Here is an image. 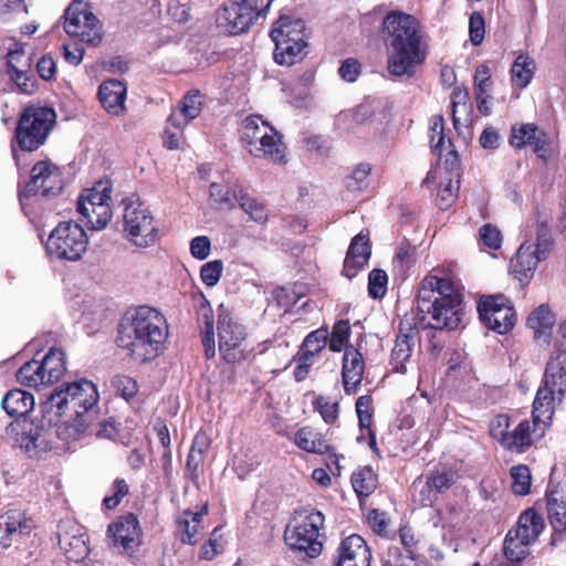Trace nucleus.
<instances>
[{
  "mask_svg": "<svg viewBox=\"0 0 566 566\" xmlns=\"http://www.w3.org/2000/svg\"><path fill=\"white\" fill-rule=\"evenodd\" d=\"M526 325L534 331L535 338L551 336L555 325V314L547 304H541L530 313Z\"/></svg>",
  "mask_w": 566,
  "mask_h": 566,
  "instance_id": "obj_37",
  "label": "nucleus"
},
{
  "mask_svg": "<svg viewBox=\"0 0 566 566\" xmlns=\"http://www.w3.org/2000/svg\"><path fill=\"white\" fill-rule=\"evenodd\" d=\"M168 15L178 23H186L191 18V0H170Z\"/></svg>",
  "mask_w": 566,
  "mask_h": 566,
  "instance_id": "obj_63",
  "label": "nucleus"
},
{
  "mask_svg": "<svg viewBox=\"0 0 566 566\" xmlns=\"http://www.w3.org/2000/svg\"><path fill=\"white\" fill-rule=\"evenodd\" d=\"M239 207L250 217V219L259 224H265L269 220V209L266 205L258 198L251 196L248 188H244L240 196Z\"/></svg>",
  "mask_w": 566,
  "mask_h": 566,
  "instance_id": "obj_43",
  "label": "nucleus"
},
{
  "mask_svg": "<svg viewBox=\"0 0 566 566\" xmlns=\"http://www.w3.org/2000/svg\"><path fill=\"white\" fill-rule=\"evenodd\" d=\"M168 337L166 317L156 308L142 305L127 313L118 325L116 344L142 363L158 357Z\"/></svg>",
  "mask_w": 566,
  "mask_h": 566,
  "instance_id": "obj_3",
  "label": "nucleus"
},
{
  "mask_svg": "<svg viewBox=\"0 0 566 566\" xmlns=\"http://www.w3.org/2000/svg\"><path fill=\"white\" fill-rule=\"evenodd\" d=\"M84 202L85 200H77L80 221L91 230L104 229L113 216L111 202H99L97 206H86Z\"/></svg>",
  "mask_w": 566,
  "mask_h": 566,
  "instance_id": "obj_32",
  "label": "nucleus"
},
{
  "mask_svg": "<svg viewBox=\"0 0 566 566\" xmlns=\"http://www.w3.org/2000/svg\"><path fill=\"white\" fill-rule=\"evenodd\" d=\"M527 537L509 531L503 541V555L511 563H522L530 555V546L532 542Z\"/></svg>",
  "mask_w": 566,
  "mask_h": 566,
  "instance_id": "obj_40",
  "label": "nucleus"
},
{
  "mask_svg": "<svg viewBox=\"0 0 566 566\" xmlns=\"http://www.w3.org/2000/svg\"><path fill=\"white\" fill-rule=\"evenodd\" d=\"M371 551L366 541L358 534L342 539L332 566H370Z\"/></svg>",
  "mask_w": 566,
  "mask_h": 566,
  "instance_id": "obj_23",
  "label": "nucleus"
},
{
  "mask_svg": "<svg viewBox=\"0 0 566 566\" xmlns=\"http://www.w3.org/2000/svg\"><path fill=\"white\" fill-rule=\"evenodd\" d=\"M113 184L109 178L101 179L92 188L84 189L77 200H85L86 206L112 201Z\"/></svg>",
  "mask_w": 566,
  "mask_h": 566,
  "instance_id": "obj_44",
  "label": "nucleus"
},
{
  "mask_svg": "<svg viewBox=\"0 0 566 566\" xmlns=\"http://www.w3.org/2000/svg\"><path fill=\"white\" fill-rule=\"evenodd\" d=\"M15 377L18 382L25 387L41 389L50 386L38 358L24 363L18 369Z\"/></svg>",
  "mask_w": 566,
  "mask_h": 566,
  "instance_id": "obj_39",
  "label": "nucleus"
},
{
  "mask_svg": "<svg viewBox=\"0 0 566 566\" xmlns=\"http://www.w3.org/2000/svg\"><path fill=\"white\" fill-rule=\"evenodd\" d=\"M306 28L304 20L281 15L272 25L270 36L275 44L273 59L280 65L291 66L306 55Z\"/></svg>",
  "mask_w": 566,
  "mask_h": 566,
  "instance_id": "obj_10",
  "label": "nucleus"
},
{
  "mask_svg": "<svg viewBox=\"0 0 566 566\" xmlns=\"http://www.w3.org/2000/svg\"><path fill=\"white\" fill-rule=\"evenodd\" d=\"M312 407L315 412H318L326 424L333 426L338 421L340 413V405L338 400L331 401L324 395H314Z\"/></svg>",
  "mask_w": 566,
  "mask_h": 566,
  "instance_id": "obj_46",
  "label": "nucleus"
},
{
  "mask_svg": "<svg viewBox=\"0 0 566 566\" xmlns=\"http://www.w3.org/2000/svg\"><path fill=\"white\" fill-rule=\"evenodd\" d=\"M202 101L199 91L188 92L180 101L179 112L175 113L188 125L192 119L199 116Z\"/></svg>",
  "mask_w": 566,
  "mask_h": 566,
  "instance_id": "obj_54",
  "label": "nucleus"
},
{
  "mask_svg": "<svg viewBox=\"0 0 566 566\" xmlns=\"http://www.w3.org/2000/svg\"><path fill=\"white\" fill-rule=\"evenodd\" d=\"M491 84V72L489 66L485 64L479 65L474 73V93L480 112H483L482 104H484L489 97L486 93Z\"/></svg>",
  "mask_w": 566,
  "mask_h": 566,
  "instance_id": "obj_56",
  "label": "nucleus"
},
{
  "mask_svg": "<svg viewBox=\"0 0 566 566\" xmlns=\"http://www.w3.org/2000/svg\"><path fill=\"white\" fill-rule=\"evenodd\" d=\"M274 0H231L217 12L219 29L231 35L247 32L265 14Z\"/></svg>",
  "mask_w": 566,
  "mask_h": 566,
  "instance_id": "obj_11",
  "label": "nucleus"
},
{
  "mask_svg": "<svg viewBox=\"0 0 566 566\" xmlns=\"http://www.w3.org/2000/svg\"><path fill=\"white\" fill-rule=\"evenodd\" d=\"M352 335V328L348 319L337 321L332 328L331 337L328 338V347L334 353L342 350L346 352L348 346L349 337Z\"/></svg>",
  "mask_w": 566,
  "mask_h": 566,
  "instance_id": "obj_52",
  "label": "nucleus"
},
{
  "mask_svg": "<svg viewBox=\"0 0 566 566\" xmlns=\"http://www.w3.org/2000/svg\"><path fill=\"white\" fill-rule=\"evenodd\" d=\"M536 65L528 54H520L513 62L510 74L514 86L525 88L535 74Z\"/></svg>",
  "mask_w": 566,
  "mask_h": 566,
  "instance_id": "obj_41",
  "label": "nucleus"
},
{
  "mask_svg": "<svg viewBox=\"0 0 566 566\" xmlns=\"http://www.w3.org/2000/svg\"><path fill=\"white\" fill-rule=\"evenodd\" d=\"M370 255L369 233L361 231L352 239L344 260L342 274L348 279L355 277L367 265Z\"/></svg>",
  "mask_w": 566,
  "mask_h": 566,
  "instance_id": "obj_28",
  "label": "nucleus"
},
{
  "mask_svg": "<svg viewBox=\"0 0 566 566\" xmlns=\"http://www.w3.org/2000/svg\"><path fill=\"white\" fill-rule=\"evenodd\" d=\"M373 397L370 395H364L358 397L356 400V413L358 418L359 429L368 430L373 429L374 407Z\"/></svg>",
  "mask_w": 566,
  "mask_h": 566,
  "instance_id": "obj_59",
  "label": "nucleus"
},
{
  "mask_svg": "<svg viewBox=\"0 0 566 566\" xmlns=\"http://www.w3.org/2000/svg\"><path fill=\"white\" fill-rule=\"evenodd\" d=\"M388 275L381 269H374L368 275V295L374 300H381L387 292Z\"/></svg>",
  "mask_w": 566,
  "mask_h": 566,
  "instance_id": "obj_60",
  "label": "nucleus"
},
{
  "mask_svg": "<svg viewBox=\"0 0 566 566\" xmlns=\"http://www.w3.org/2000/svg\"><path fill=\"white\" fill-rule=\"evenodd\" d=\"M350 483L359 501L368 497L378 486V474L370 465L358 468L350 476Z\"/></svg>",
  "mask_w": 566,
  "mask_h": 566,
  "instance_id": "obj_38",
  "label": "nucleus"
},
{
  "mask_svg": "<svg viewBox=\"0 0 566 566\" xmlns=\"http://www.w3.org/2000/svg\"><path fill=\"white\" fill-rule=\"evenodd\" d=\"M365 373L363 354L354 346H348L344 352L342 363V380L346 395L358 391Z\"/></svg>",
  "mask_w": 566,
  "mask_h": 566,
  "instance_id": "obj_29",
  "label": "nucleus"
},
{
  "mask_svg": "<svg viewBox=\"0 0 566 566\" xmlns=\"http://www.w3.org/2000/svg\"><path fill=\"white\" fill-rule=\"evenodd\" d=\"M64 188V179L62 169L50 159L35 163L30 172V179L24 189L19 192L20 200L22 197L57 196Z\"/></svg>",
  "mask_w": 566,
  "mask_h": 566,
  "instance_id": "obj_16",
  "label": "nucleus"
},
{
  "mask_svg": "<svg viewBox=\"0 0 566 566\" xmlns=\"http://www.w3.org/2000/svg\"><path fill=\"white\" fill-rule=\"evenodd\" d=\"M222 526H216L210 533L209 538L203 542L199 548L198 558L200 560H213L222 554L226 546V539L221 533Z\"/></svg>",
  "mask_w": 566,
  "mask_h": 566,
  "instance_id": "obj_47",
  "label": "nucleus"
},
{
  "mask_svg": "<svg viewBox=\"0 0 566 566\" xmlns=\"http://www.w3.org/2000/svg\"><path fill=\"white\" fill-rule=\"evenodd\" d=\"M512 478L511 489L516 495H527L531 492L532 475L526 464L513 465L510 470Z\"/></svg>",
  "mask_w": 566,
  "mask_h": 566,
  "instance_id": "obj_55",
  "label": "nucleus"
},
{
  "mask_svg": "<svg viewBox=\"0 0 566 566\" xmlns=\"http://www.w3.org/2000/svg\"><path fill=\"white\" fill-rule=\"evenodd\" d=\"M39 360L50 386L57 382L66 373V356L61 348H50Z\"/></svg>",
  "mask_w": 566,
  "mask_h": 566,
  "instance_id": "obj_36",
  "label": "nucleus"
},
{
  "mask_svg": "<svg viewBox=\"0 0 566 566\" xmlns=\"http://www.w3.org/2000/svg\"><path fill=\"white\" fill-rule=\"evenodd\" d=\"M417 248L411 244L409 240L403 239L396 251L394 256V266L399 273L405 276L407 271L416 263Z\"/></svg>",
  "mask_w": 566,
  "mask_h": 566,
  "instance_id": "obj_51",
  "label": "nucleus"
},
{
  "mask_svg": "<svg viewBox=\"0 0 566 566\" xmlns=\"http://www.w3.org/2000/svg\"><path fill=\"white\" fill-rule=\"evenodd\" d=\"M97 386L85 378L64 382L49 398L56 415L77 433H84L98 416Z\"/></svg>",
  "mask_w": 566,
  "mask_h": 566,
  "instance_id": "obj_5",
  "label": "nucleus"
},
{
  "mask_svg": "<svg viewBox=\"0 0 566 566\" xmlns=\"http://www.w3.org/2000/svg\"><path fill=\"white\" fill-rule=\"evenodd\" d=\"M56 114L53 108L36 104L27 105L20 113L10 147L15 165L20 166V153H33L48 140L54 127Z\"/></svg>",
  "mask_w": 566,
  "mask_h": 566,
  "instance_id": "obj_6",
  "label": "nucleus"
},
{
  "mask_svg": "<svg viewBox=\"0 0 566 566\" xmlns=\"http://www.w3.org/2000/svg\"><path fill=\"white\" fill-rule=\"evenodd\" d=\"M218 343L247 342V327L222 305L218 308Z\"/></svg>",
  "mask_w": 566,
  "mask_h": 566,
  "instance_id": "obj_30",
  "label": "nucleus"
},
{
  "mask_svg": "<svg viewBox=\"0 0 566 566\" xmlns=\"http://www.w3.org/2000/svg\"><path fill=\"white\" fill-rule=\"evenodd\" d=\"M118 426L119 423H117L113 417L103 419L96 423L94 420L92 427L88 428L84 433H88L101 439H115L119 432Z\"/></svg>",
  "mask_w": 566,
  "mask_h": 566,
  "instance_id": "obj_61",
  "label": "nucleus"
},
{
  "mask_svg": "<svg viewBox=\"0 0 566 566\" xmlns=\"http://www.w3.org/2000/svg\"><path fill=\"white\" fill-rule=\"evenodd\" d=\"M544 528L543 516L535 509L528 507L520 514L515 526L510 531L520 535V537L526 536V539L534 544Z\"/></svg>",
  "mask_w": 566,
  "mask_h": 566,
  "instance_id": "obj_33",
  "label": "nucleus"
},
{
  "mask_svg": "<svg viewBox=\"0 0 566 566\" xmlns=\"http://www.w3.org/2000/svg\"><path fill=\"white\" fill-rule=\"evenodd\" d=\"M209 513L208 502L196 512L190 509L180 511L175 516V535L180 543L195 546L203 535V516Z\"/></svg>",
  "mask_w": 566,
  "mask_h": 566,
  "instance_id": "obj_22",
  "label": "nucleus"
},
{
  "mask_svg": "<svg viewBox=\"0 0 566 566\" xmlns=\"http://www.w3.org/2000/svg\"><path fill=\"white\" fill-rule=\"evenodd\" d=\"M538 261L543 260L537 259V255L528 249L521 247L511 261V273L521 283L526 284L533 277Z\"/></svg>",
  "mask_w": 566,
  "mask_h": 566,
  "instance_id": "obj_35",
  "label": "nucleus"
},
{
  "mask_svg": "<svg viewBox=\"0 0 566 566\" xmlns=\"http://www.w3.org/2000/svg\"><path fill=\"white\" fill-rule=\"evenodd\" d=\"M433 269L418 289L417 310L422 328L455 331L464 318L462 285L451 277H440Z\"/></svg>",
  "mask_w": 566,
  "mask_h": 566,
  "instance_id": "obj_2",
  "label": "nucleus"
},
{
  "mask_svg": "<svg viewBox=\"0 0 566 566\" xmlns=\"http://www.w3.org/2000/svg\"><path fill=\"white\" fill-rule=\"evenodd\" d=\"M324 514L313 506L294 510L284 530L286 546L307 558L318 557L324 548Z\"/></svg>",
  "mask_w": 566,
  "mask_h": 566,
  "instance_id": "obj_7",
  "label": "nucleus"
},
{
  "mask_svg": "<svg viewBox=\"0 0 566 566\" xmlns=\"http://www.w3.org/2000/svg\"><path fill=\"white\" fill-rule=\"evenodd\" d=\"M533 444V427L528 420H523L509 431L501 447L512 453L521 454L530 450Z\"/></svg>",
  "mask_w": 566,
  "mask_h": 566,
  "instance_id": "obj_34",
  "label": "nucleus"
},
{
  "mask_svg": "<svg viewBox=\"0 0 566 566\" xmlns=\"http://www.w3.org/2000/svg\"><path fill=\"white\" fill-rule=\"evenodd\" d=\"M419 334V328L413 317L405 316L400 319L398 334L390 355V365L392 371L405 374L407 371L406 364L409 361L413 347L415 338Z\"/></svg>",
  "mask_w": 566,
  "mask_h": 566,
  "instance_id": "obj_19",
  "label": "nucleus"
},
{
  "mask_svg": "<svg viewBox=\"0 0 566 566\" xmlns=\"http://www.w3.org/2000/svg\"><path fill=\"white\" fill-rule=\"evenodd\" d=\"M59 546L70 562H83L90 554L88 535L74 521L63 522L59 526Z\"/></svg>",
  "mask_w": 566,
  "mask_h": 566,
  "instance_id": "obj_18",
  "label": "nucleus"
},
{
  "mask_svg": "<svg viewBox=\"0 0 566 566\" xmlns=\"http://www.w3.org/2000/svg\"><path fill=\"white\" fill-rule=\"evenodd\" d=\"M64 31L82 43L96 46L102 42V23L83 0H73L64 12Z\"/></svg>",
  "mask_w": 566,
  "mask_h": 566,
  "instance_id": "obj_13",
  "label": "nucleus"
},
{
  "mask_svg": "<svg viewBox=\"0 0 566 566\" xmlns=\"http://www.w3.org/2000/svg\"><path fill=\"white\" fill-rule=\"evenodd\" d=\"M509 144L515 149L531 147L541 158L547 147V133L534 123L514 124L511 127Z\"/></svg>",
  "mask_w": 566,
  "mask_h": 566,
  "instance_id": "obj_24",
  "label": "nucleus"
},
{
  "mask_svg": "<svg viewBox=\"0 0 566 566\" xmlns=\"http://www.w3.org/2000/svg\"><path fill=\"white\" fill-rule=\"evenodd\" d=\"M187 125L179 116L172 113L167 118V124L163 134V145L169 150H175L180 147L184 139V128Z\"/></svg>",
  "mask_w": 566,
  "mask_h": 566,
  "instance_id": "obj_45",
  "label": "nucleus"
},
{
  "mask_svg": "<svg viewBox=\"0 0 566 566\" xmlns=\"http://www.w3.org/2000/svg\"><path fill=\"white\" fill-rule=\"evenodd\" d=\"M373 166L368 163L358 164L353 171L345 177L344 186L350 192H360L365 190L368 185V178L371 174Z\"/></svg>",
  "mask_w": 566,
  "mask_h": 566,
  "instance_id": "obj_50",
  "label": "nucleus"
},
{
  "mask_svg": "<svg viewBox=\"0 0 566 566\" xmlns=\"http://www.w3.org/2000/svg\"><path fill=\"white\" fill-rule=\"evenodd\" d=\"M457 472L450 468L436 467L426 475V482L419 491L418 501L423 507H432L457 482Z\"/></svg>",
  "mask_w": 566,
  "mask_h": 566,
  "instance_id": "obj_21",
  "label": "nucleus"
},
{
  "mask_svg": "<svg viewBox=\"0 0 566 566\" xmlns=\"http://www.w3.org/2000/svg\"><path fill=\"white\" fill-rule=\"evenodd\" d=\"M127 85L125 82L109 78L103 81L97 90V98L104 111L112 116H123L126 107Z\"/></svg>",
  "mask_w": 566,
  "mask_h": 566,
  "instance_id": "obj_27",
  "label": "nucleus"
},
{
  "mask_svg": "<svg viewBox=\"0 0 566 566\" xmlns=\"http://www.w3.org/2000/svg\"><path fill=\"white\" fill-rule=\"evenodd\" d=\"M294 444L306 453L327 455L337 464V452L324 433L312 426L297 429L293 437Z\"/></svg>",
  "mask_w": 566,
  "mask_h": 566,
  "instance_id": "obj_26",
  "label": "nucleus"
},
{
  "mask_svg": "<svg viewBox=\"0 0 566 566\" xmlns=\"http://www.w3.org/2000/svg\"><path fill=\"white\" fill-rule=\"evenodd\" d=\"M545 496L553 542L566 541V491L560 484L549 485Z\"/></svg>",
  "mask_w": 566,
  "mask_h": 566,
  "instance_id": "obj_25",
  "label": "nucleus"
},
{
  "mask_svg": "<svg viewBox=\"0 0 566 566\" xmlns=\"http://www.w3.org/2000/svg\"><path fill=\"white\" fill-rule=\"evenodd\" d=\"M111 387L116 396L122 397L126 401H130L139 390L136 379L127 375H115L112 377Z\"/></svg>",
  "mask_w": 566,
  "mask_h": 566,
  "instance_id": "obj_57",
  "label": "nucleus"
},
{
  "mask_svg": "<svg viewBox=\"0 0 566 566\" xmlns=\"http://www.w3.org/2000/svg\"><path fill=\"white\" fill-rule=\"evenodd\" d=\"M253 349H248L247 342L219 344V353L229 365L241 364L249 359Z\"/></svg>",
  "mask_w": 566,
  "mask_h": 566,
  "instance_id": "obj_49",
  "label": "nucleus"
},
{
  "mask_svg": "<svg viewBox=\"0 0 566 566\" xmlns=\"http://www.w3.org/2000/svg\"><path fill=\"white\" fill-rule=\"evenodd\" d=\"M382 566H418L410 551L403 552L396 545H387L380 554Z\"/></svg>",
  "mask_w": 566,
  "mask_h": 566,
  "instance_id": "obj_53",
  "label": "nucleus"
},
{
  "mask_svg": "<svg viewBox=\"0 0 566 566\" xmlns=\"http://www.w3.org/2000/svg\"><path fill=\"white\" fill-rule=\"evenodd\" d=\"M158 227L154 216L143 203L126 205L124 211V233L137 248H148L158 239Z\"/></svg>",
  "mask_w": 566,
  "mask_h": 566,
  "instance_id": "obj_15",
  "label": "nucleus"
},
{
  "mask_svg": "<svg viewBox=\"0 0 566 566\" xmlns=\"http://www.w3.org/2000/svg\"><path fill=\"white\" fill-rule=\"evenodd\" d=\"M240 142L248 153L275 165L286 164L282 135L260 115L245 117L239 128Z\"/></svg>",
  "mask_w": 566,
  "mask_h": 566,
  "instance_id": "obj_8",
  "label": "nucleus"
},
{
  "mask_svg": "<svg viewBox=\"0 0 566 566\" xmlns=\"http://www.w3.org/2000/svg\"><path fill=\"white\" fill-rule=\"evenodd\" d=\"M328 329L323 326L308 333L303 339L297 353L314 359L328 345Z\"/></svg>",
  "mask_w": 566,
  "mask_h": 566,
  "instance_id": "obj_42",
  "label": "nucleus"
},
{
  "mask_svg": "<svg viewBox=\"0 0 566 566\" xmlns=\"http://www.w3.org/2000/svg\"><path fill=\"white\" fill-rule=\"evenodd\" d=\"M88 238L81 224L62 221L52 230L46 241V252L56 260L77 261L86 252Z\"/></svg>",
  "mask_w": 566,
  "mask_h": 566,
  "instance_id": "obj_12",
  "label": "nucleus"
},
{
  "mask_svg": "<svg viewBox=\"0 0 566 566\" xmlns=\"http://www.w3.org/2000/svg\"><path fill=\"white\" fill-rule=\"evenodd\" d=\"M107 536L115 547H122L126 553L136 551L142 544L143 536L137 515L126 513L118 516L108 525Z\"/></svg>",
  "mask_w": 566,
  "mask_h": 566,
  "instance_id": "obj_17",
  "label": "nucleus"
},
{
  "mask_svg": "<svg viewBox=\"0 0 566 566\" xmlns=\"http://www.w3.org/2000/svg\"><path fill=\"white\" fill-rule=\"evenodd\" d=\"M566 359L551 356L533 402L534 423L552 420L555 407L566 398Z\"/></svg>",
  "mask_w": 566,
  "mask_h": 566,
  "instance_id": "obj_9",
  "label": "nucleus"
},
{
  "mask_svg": "<svg viewBox=\"0 0 566 566\" xmlns=\"http://www.w3.org/2000/svg\"><path fill=\"white\" fill-rule=\"evenodd\" d=\"M554 247V240L549 226L538 222L536 228V248L533 252L537 259L546 260Z\"/></svg>",
  "mask_w": 566,
  "mask_h": 566,
  "instance_id": "obj_58",
  "label": "nucleus"
},
{
  "mask_svg": "<svg viewBox=\"0 0 566 566\" xmlns=\"http://www.w3.org/2000/svg\"><path fill=\"white\" fill-rule=\"evenodd\" d=\"M34 405L33 395L20 388L9 390L1 399L2 409L13 419L6 429L7 436L30 457H38L52 448L51 428L42 418L28 419Z\"/></svg>",
  "mask_w": 566,
  "mask_h": 566,
  "instance_id": "obj_4",
  "label": "nucleus"
},
{
  "mask_svg": "<svg viewBox=\"0 0 566 566\" xmlns=\"http://www.w3.org/2000/svg\"><path fill=\"white\" fill-rule=\"evenodd\" d=\"M23 523L19 511H9L0 515V545H10V537L14 533H22Z\"/></svg>",
  "mask_w": 566,
  "mask_h": 566,
  "instance_id": "obj_48",
  "label": "nucleus"
},
{
  "mask_svg": "<svg viewBox=\"0 0 566 566\" xmlns=\"http://www.w3.org/2000/svg\"><path fill=\"white\" fill-rule=\"evenodd\" d=\"M223 272V263L221 260H213L205 263L200 270V277L205 285L214 286Z\"/></svg>",
  "mask_w": 566,
  "mask_h": 566,
  "instance_id": "obj_64",
  "label": "nucleus"
},
{
  "mask_svg": "<svg viewBox=\"0 0 566 566\" xmlns=\"http://www.w3.org/2000/svg\"><path fill=\"white\" fill-rule=\"evenodd\" d=\"M244 186L238 181L232 185L212 182L209 186V198L211 206L217 210L231 211L239 203Z\"/></svg>",
  "mask_w": 566,
  "mask_h": 566,
  "instance_id": "obj_31",
  "label": "nucleus"
},
{
  "mask_svg": "<svg viewBox=\"0 0 566 566\" xmlns=\"http://www.w3.org/2000/svg\"><path fill=\"white\" fill-rule=\"evenodd\" d=\"M476 310L481 323L501 335L512 331L517 321L514 305L504 294L482 295Z\"/></svg>",
  "mask_w": 566,
  "mask_h": 566,
  "instance_id": "obj_14",
  "label": "nucleus"
},
{
  "mask_svg": "<svg viewBox=\"0 0 566 566\" xmlns=\"http://www.w3.org/2000/svg\"><path fill=\"white\" fill-rule=\"evenodd\" d=\"M381 32L389 74L412 77L428 55L420 21L412 14L392 10L385 15Z\"/></svg>",
  "mask_w": 566,
  "mask_h": 566,
  "instance_id": "obj_1",
  "label": "nucleus"
},
{
  "mask_svg": "<svg viewBox=\"0 0 566 566\" xmlns=\"http://www.w3.org/2000/svg\"><path fill=\"white\" fill-rule=\"evenodd\" d=\"M129 493V485L127 482L122 478H116L112 485V495H107L103 500V505L107 510H114L116 509L122 500L128 495Z\"/></svg>",
  "mask_w": 566,
  "mask_h": 566,
  "instance_id": "obj_62",
  "label": "nucleus"
},
{
  "mask_svg": "<svg viewBox=\"0 0 566 566\" xmlns=\"http://www.w3.org/2000/svg\"><path fill=\"white\" fill-rule=\"evenodd\" d=\"M24 57V48L21 43H15L14 48L7 53V67L10 80L17 85L20 93L31 95L39 88L35 76L31 73V59Z\"/></svg>",
  "mask_w": 566,
  "mask_h": 566,
  "instance_id": "obj_20",
  "label": "nucleus"
}]
</instances>
